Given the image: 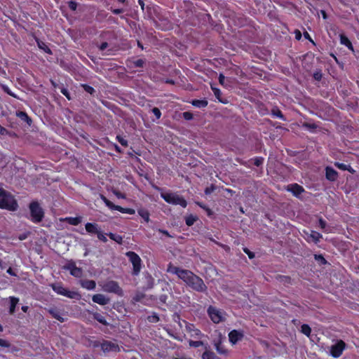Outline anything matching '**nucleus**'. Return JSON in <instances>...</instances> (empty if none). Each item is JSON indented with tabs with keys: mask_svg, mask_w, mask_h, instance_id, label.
Returning <instances> with one entry per match:
<instances>
[{
	"mask_svg": "<svg viewBox=\"0 0 359 359\" xmlns=\"http://www.w3.org/2000/svg\"><path fill=\"white\" fill-rule=\"evenodd\" d=\"M208 313L212 321L215 323L222 322L226 318V313L223 311L214 306H210L208 309Z\"/></svg>",
	"mask_w": 359,
	"mask_h": 359,
	"instance_id": "nucleus-5",
	"label": "nucleus"
},
{
	"mask_svg": "<svg viewBox=\"0 0 359 359\" xmlns=\"http://www.w3.org/2000/svg\"><path fill=\"white\" fill-rule=\"evenodd\" d=\"M319 226L322 229H323V231L325 232H327V233L329 232V230L326 229V222L323 219H319Z\"/></svg>",
	"mask_w": 359,
	"mask_h": 359,
	"instance_id": "nucleus-37",
	"label": "nucleus"
},
{
	"mask_svg": "<svg viewBox=\"0 0 359 359\" xmlns=\"http://www.w3.org/2000/svg\"><path fill=\"white\" fill-rule=\"evenodd\" d=\"M225 77L222 74H220L219 76V83L223 86H226V85L225 84Z\"/></svg>",
	"mask_w": 359,
	"mask_h": 359,
	"instance_id": "nucleus-45",
	"label": "nucleus"
},
{
	"mask_svg": "<svg viewBox=\"0 0 359 359\" xmlns=\"http://www.w3.org/2000/svg\"><path fill=\"white\" fill-rule=\"evenodd\" d=\"M167 271L177 275L187 285L197 292H205L207 289L203 280L189 270L180 269L169 264Z\"/></svg>",
	"mask_w": 359,
	"mask_h": 359,
	"instance_id": "nucleus-1",
	"label": "nucleus"
},
{
	"mask_svg": "<svg viewBox=\"0 0 359 359\" xmlns=\"http://www.w3.org/2000/svg\"><path fill=\"white\" fill-rule=\"evenodd\" d=\"M243 335L241 332L232 330L229 334V341L232 344H235L243 338Z\"/></svg>",
	"mask_w": 359,
	"mask_h": 359,
	"instance_id": "nucleus-15",
	"label": "nucleus"
},
{
	"mask_svg": "<svg viewBox=\"0 0 359 359\" xmlns=\"http://www.w3.org/2000/svg\"><path fill=\"white\" fill-rule=\"evenodd\" d=\"M116 138L121 145L125 146V147L128 145L127 140H125L123 137H122L121 136H117Z\"/></svg>",
	"mask_w": 359,
	"mask_h": 359,
	"instance_id": "nucleus-41",
	"label": "nucleus"
},
{
	"mask_svg": "<svg viewBox=\"0 0 359 359\" xmlns=\"http://www.w3.org/2000/svg\"><path fill=\"white\" fill-rule=\"evenodd\" d=\"M61 92L64 95H65L68 98V100H70L67 90L62 89Z\"/></svg>",
	"mask_w": 359,
	"mask_h": 359,
	"instance_id": "nucleus-54",
	"label": "nucleus"
},
{
	"mask_svg": "<svg viewBox=\"0 0 359 359\" xmlns=\"http://www.w3.org/2000/svg\"><path fill=\"white\" fill-rule=\"evenodd\" d=\"M197 217L194 215H189L186 217V224L188 226H191L194 224V222L196 221Z\"/></svg>",
	"mask_w": 359,
	"mask_h": 359,
	"instance_id": "nucleus-30",
	"label": "nucleus"
},
{
	"mask_svg": "<svg viewBox=\"0 0 359 359\" xmlns=\"http://www.w3.org/2000/svg\"><path fill=\"white\" fill-rule=\"evenodd\" d=\"M134 63L136 67H142L144 64V61L141 59H139L135 61Z\"/></svg>",
	"mask_w": 359,
	"mask_h": 359,
	"instance_id": "nucleus-49",
	"label": "nucleus"
},
{
	"mask_svg": "<svg viewBox=\"0 0 359 359\" xmlns=\"http://www.w3.org/2000/svg\"><path fill=\"white\" fill-rule=\"evenodd\" d=\"M102 350L104 352L114 351L116 352L119 351L118 346L111 341H104L101 344Z\"/></svg>",
	"mask_w": 359,
	"mask_h": 359,
	"instance_id": "nucleus-12",
	"label": "nucleus"
},
{
	"mask_svg": "<svg viewBox=\"0 0 359 359\" xmlns=\"http://www.w3.org/2000/svg\"><path fill=\"white\" fill-rule=\"evenodd\" d=\"M114 194L119 198H124L125 196L123 194H122L121 193L118 192V191H114Z\"/></svg>",
	"mask_w": 359,
	"mask_h": 359,
	"instance_id": "nucleus-55",
	"label": "nucleus"
},
{
	"mask_svg": "<svg viewBox=\"0 0 359 359\" xmlns=\"http://www.w3.org/2000/svg\"><path fill=\"white\" fill-rule=\"evenodd\" d=\"M95 318L98 322H100V323H102V324H104V325H105V324L107 323H106V320H105V319H104V318L102 316H101V315H100V314H98V313H96V314L95 315Z\"/></svg>",
	"mask_w": 359,
	"mask_h": 359,
	"instance_id": "nucleus-38",
	"label": "nucleus"
},
{
	"mask_svg": "<svg viewBox=\"0 0 359 359\" xmlns=\"http://www.w3.org/2000/svg\"><path fill=\"white\" fill-rule=\"evenodd\" d=\"M336 165H337V166L339 168H340V169H341V170H348V167H349V165H346V164H344V163H337Z\"/></svg>",
	"mask_w": 359,
	"mask_h": 359,
	"instance_id": "nucleus-43",
	"label": "nucleus"
},
{
	"mask_svg": "<svg viewBox=\"0 0 359 359\" xmlns=\"http://www.w3.org/2000/svg\"><path fill=\"white\" fill-rule=\"evenodd\" d=\"M138 214L141 217L144 219V220L147 222L149 221V213L147 210L144 209H140L138 210Z\"/></svg>",
	"mask_w": 359,
	"mask_h": 359,
	"instance_id": "nucleus-28",
	"label": "nucleus"
},
{
	"mask_svg": "<svg viewBox=\"0 0 359 359\" xmlns=\"http://www.w3.org/2000/svg\"><path fill=\"white\" fill-rule=\"evenodd\" d=\"M51 287L52 289L58 294L67 297L70 299H79L81 298V295L78 292L74 291H69L60 283L53 284Z\"/></svg>",
	"mask_w": 359,
	"mask_h": 359,
	"instance_id": "nucleus-4",
	"label": "nucleus"
},
{
	"mask_svg": "<svg viewBox=\"0 0 359 359\" xmlns=\"http://www.w3.org/2000/svg\"><path fill=\"white\" fill-rule=\"evenodd\" d=\"M38 46L41 49H43L45 52L51 53V51L49 48L46 46V45L44 43L42 42H38Z\"/></svg>",
	"mask_w": 359,
	"mask_h": 359,
	"instance_id": "nucleus-35",
	"label": "nucleus"
},
{
	"mask_svg": "<svg viewBox=\"0 0 359 359\" xmlns=\"http://www.w3.org/2000/svg\"><path fill=\"white\" fill-rule=\"evenodd\" d=\"M76 267H77L75 264V263L72 261L71 262H69L65 266H64V269L69 271V272H71L72 271H73V269H76Z\"/></svg>",
	"mask_w": 359,
	"mask_h": 359,
	"instance_id": "nucleus-32",
	"label": "nucleus"
},
{
	"mask_svg": "<svg viewBox=\"0 0 359 359\" xmlns=\"http://www.w3.org/2000/svg\"><path fill=\"white\" fill-rule=\"evenodd\" d=\"M337 176V172L332 168L327 167L326 168V177L330 180H335Z\"/></svg>",
	"mask_w": 359,
	"mask_h": 359,
	"instance_id": "nucleus-21",
	"label": "nucleus"
},
{
	"mask_svg": "<svg viewBox=\"0 0 359 359\" xmlns=\"http://www.w3.org/2000/svg\"><path fill=\"white\" fill-rule=\"evenodd\" d=\"M103 291L107 292H112L117 294L118 295H121L123 291L121 288L119 287L118 284L114 280H109L105 283H103L100 285Z\"/></svg>",
	"mask_w": 359,
	"mask_h": 359,
	"instance_id": "nucleus-8",
	"label": "nucleus"
},
{
	"mask_svg": "<svg viewBox=\"0 0 359 359\" xmlns=\"http://www.w3.org/2000/svg\"><path fill=\"white\" fill-rule=\"evenodd\" d=\"M81 285L88 290H92L95 288L96 283L93 280H84L81 281Z\"/></svg>",
	"mask_w": 359,
	"mask_h": 359,
	"instance_id": "nucleus-19",
	"label": "nucleus"
},
{
	"mask_svg": "<svg viewBox=\"0 0 359 359\" xmlns=\"http://www.w3.org/2000/svg\"><path fill=\"white\" fill-rule=\"evenodd\" d=\"M84 88H85V90H86L88 93H90V94H93V92H94V89H93V88H92V87L89 86H85Z\"/></svg>",
	"mask_w": 359,
	"mask_h": 359,
	"instance_id": "nucleus-50",
	"label": "nucleus"
},
{
	"mask_svg": "<svg viewBox=\"0 0 359 359\" xmlns=\"http://www.w3.org/2000/svg\"><path fill=\"white\" fill-rule=\"evenodd\" d=\"M161 196L170 204L180 205L182 208H185L187 205L186 200L175 193L163 192Z\"/></svg>",
	"mask_w": 359,
	"mask_h": 359,
	"instance_id": "nucleus-3",
	"label": "nucleus"
},
{
	"mask_svg": "<svg viewBox=\"0 0 359 359\" xmlns=\"http://www.w3.org/2000/svg\"><path fill=\"white\" fill-rule=\"evenodd\" d=\"M158 231L164 235H165L166 236H168V237H171V236L170 235V233H168V231L166 230H163V229H158Z\"/></svg>",
	"mask_w": 359,
	"mask_h": 359,
	"instance_id": "nucleus-53",
	"label": "nucleus"
},
{
	"mask_svg": "<svg viewBox=\"0 0 359 359\" xmlns=\"http://www.w3.org/2000/svg\"><path fill=\"white\" fill-rule=\"evenodd\" d=\"M304 233H305V238L308 241H313L316 243H318L320 241V239L322 238V235L315 231H311V232L304 231Z\"/></svg>",
	"mask_w": 359,
	"mask_h": 359,
	"instance_id": "nucleus-13",
	"label": "nucleus"
},
{
	"mask_svg": "<svg viewBox=\"0 0 359 359\" xmlns=\"http://www.w3.org/2000/svg\"><path fill=\"white\" fill-rule=\"evenodd\" d=\"M47 311L53 316V318L60 322L65 321V318L62 317V313L60 309L57 308H50L48 309Z\"/></svg>",
	"mask_w": 359,
	"mask_h": 359,
	"instance_id": "nucleus-17",
	"label": "nucleus"
},
{
	"mask_svg": "<svg viewBox=\"0 0 359 359\" xmlns=\"http://www.w3.org/2000/svg\"><path fill=\"white\" fill-rule=\"evenodd\" d=\"M294 34H295V38L297 40H299L301 39V37H302V34H301L300 31L295 30Z\"/></svg>",
	"mask_w": 359,
	"mask_h": 359,
	"instance_id": "nucleus-51",
	"label": "nucleus"
},
{
	"mask_svg": "<svg viewBox=\"0 0 359 359\" xmlns=\"http://www.w3.org/2000/svg\"><path fill=\"white\" fill-rule=\"evenodd\" d=\"M32 219L34 222H40L43 217V211L36 202H33L29 205Z\"/></svg>",
	"mask_w": 359,
	"mask_h": 359,
	"instance_id": "nucleus-6",
	"label": "nucleus"
},
{
	"mask_svg": "<svg viewBox=\"0 0 359 359\" xmlns=\"http://www.w3.org/2000/svg\"><path fill=\"white\" fill-rule=\"evenodd\" d=\"M214 345L218 353L222 355L227 353L226 349L222 345V342L220 341H215Z\"/></svg>",
	"mask_w": 359,
	"mask_h": 359,
	"instance_id": "nucleus-23",
	"label": "nucleus"
},
{
	"mask_svg": "<svg viewBox=\"0 0 359 359\" xmlns=\"http://www.w3.org/2000/svg\"><path fill=\"white\" fill-rule=\"evenodd\" d=\"M184 117L186 119H191V114L188 113V112H185V113H184Z\"/></svg>",
	"mask_w": 359,
	"mask_h": 359,
	"instance_id": "nucleus-56",
	"label": "nucleus"
},
{
	"mask_svg": "<svg viewBox=\"0 0 359 359\" xmlns=\"http://www.w3.org/2000/svg\"><path fill=\"white\" fill-rule=\"evenodd\" d=\"M92 300L93 302L100 305H106L109 302V299L102 294H94L92 297Z\"/></svg>",
	"mask_w": 359,
	"mask_h": 359,
	"instance_id": "nucleus-14",
	"label": "nucleus"
},
{
	"mask_svg": "<svg viewBox=\"0 0 359 359\" xmlns=\"http://www.w3.org/2000/svg\"><path fill=\"white\" fill-rule=\"evenodd\" d=\"M82 273H83L82 269L79 267H76V269H73V271H72L70 272L72 276L76 277V278L81 277L82 276Z\"/></svg>",
	"mask_w": 359,
	"mask_h": 359,
	"instance_id": "nucleus-29",
	"label": "nucleus"
},
{
	"mask_svg": "<svg viewBox=\"0 0 359 359\" xmlns=\"http://www.w3.org/2000/svg\"><path fill=\"white\" fill-rule=\"evenodd\" d=\"M109 237L114 241L115 242H116L118 244H121L122 243V241H123V237L120 235H118V234H115V233H109L108 234Z\"/></svg>",
	"mask_w": 359,
	"mask_h": 359,
	"instance_id": "nucleus-27",
	"label": "nucleus"
},
{
	"mask_svg": "<svg viewBox=\"0 0 359 359\" xmlns=\"http://www.w3.org/2000/svg\"><path fill=\"white\" fill-rule=\"evenodd\" d=\"M6 130L4 128L0 126V133L1 134H2V135L6 133Z\"/></svg>",
	"mask_w": 359,
	"mask_h": 359,
	"instance_id": "nucleus-61",
	"label": "nucleus"
},
{
	"mask_svg": "<svg viewBox=\"0 0 359 359\" xmlns=\"http://www.w3.org/2000/svg\"><path fill=\"white\" fill-rule=\"evenodd\" d=\"M107 234L104 233L101 230L99 231V233L97 234V238L100 241H102L104 243H106L107 241V238L106 236Z\"/></svg>",
	"mask_w": 359,
	"mask_h": 359,
	"instance_id": "nucleus-34",
	"label": "nucleus"
},
{
	"mask_svg": "<svg viewBox=\"0 0 359 359\" xmlns=\"http://www.w3.org/2000/svg\"><path fill=\"white\" fill-rule=\"evenodd\" d=\"M275 115L277 116V117H280V118H282L283 117V115L281 114V112L280 111H278L277 113L275 114Z\"/></svg>",
	"mask_w": 359,
	"mask_h": 359,
	"instance_id": "nucleus-63",
	"label": "nucleus"
},
{
	"mask_svg": "<svg viewBox=\"0 0 359 359\" xmlns=\"http://www.w3.org/2000/svg\"><path fill=\"white\" fill-rule=\"evenodd\" d=\"M189 344L190 346L192 347H199L201 346H203L204 344L201 341H189Z\"/></svg>",
	"mask_w": 359,
	"mask_h": 359,
	"instance_id": "nucleus-33",
	"label": "nucleus"
},
{
	"mask_svg": "<svg viewBox=\"0 0 359 359\" xmlns=\"http://www.w3.org/2000/svg\"><path fill=\"white\" fill-rule=\"evenodd\" d=\"M18 203L13 196L7 191L0 189V208L15 210Z\"/></svg>",
	"mask_w": 359,
	"mask_h": 359,
	"instance_id": "nucleus-2",
	"label": "nucleus"
},
{
	"mask_svg": "<svg viewBox=\"0 0 359 359\" xmlns=\"http://www.w3.org/2000/svg\"><path fill=\"white\" fill-rule=\"evenodd\" d=\"M69 7L71 10L75 11L77 7V4L75 1H69Z\"/></svg>",
	"mask_w": 359,
	"mask_h": 359,
	"instance_id": "nucleus-46",
	"label": "nucleus"
},
{
	"mask_svg": "<svg viewBox=\"0 0 359 359\" xmlns=\"http://www.w3.org/2000/svg\"><path fill=\"white\" fill-rule=\"evenodd\" d=\"M130 262L133 266V273L137 275L141 270V259L137 254L134 252H127L126 253Z\"/></svg>",
	"mask_w": 359,
	"mask_h": 359,
	"instance_id": "nucleus-7",
	"label": "nucleus"
},
{
	"mask_svg": "<svg viewBox=\"0 0 359 359\" xmlns=\"http://www.w3.org/2000/svg\"><path fill=\"white\" fill-rule=\"evenodd\" d=\"M186 330L191 337L201 339L202 337H203V334L201 333V332L192 324L187 325Z\"/></svg>",
	"mask_w": 359,
	"mask_h": 359,
	"instance_id": "nucleus-11",
	"label": "nucleus"
},
{
	"mask_svg": "<svg viewBox=\"0 0 359 359\" xmlns=\"http://www.w3.org/2000/svg\"><path fill=\"white\" fill-rule=\"evenodd\" d=\"M320 12H321V14H322V15H323V18L324 19H326V18H327V15H326L325 11H321Z\"/></svg>",
	"mask_w": 359,
	"mask_h": 359,
	"instance_id": "nucleus-62",
	"label": "nucleus"
},
{
	"mask_svg": "<svg viewBox=\"0 0 359 359\" xmlns=\"http://www.w3.org/2000/svg\"><path fill=\"white\" fill-rule=\"evenodd\" d=\"M149 318H151V317H149ZM151 318V321L152 322H156L158 320V318L156 316H153Z\"/></svg>",
	"mask_w": 359,
	"mask_h": 359,
	"instance_id": "nucleus-59",
	"label": "nucleus"
},
{
	"mask_svg": "<svg viewBox=\"0 0 359 359\" xmlns=\"http://www.w3.org/2000/svg\"><path fill=\"white\" fill-rule=\"evenodd\" d=\"M152 112L155 115V116L156 117L157 119H159L161 118V112L158 108H157V107L153 108Z\"/></svg>",
	"mask_w": 359,
	"mask_h": 359,
	"instance_id": "nucleus-39",
	"label": "nucleus"
},
{
	"mask_svg": "<svg viewBox=\"0 0 359 359\" xmlns=\"http://www.w3.org/2000/svg\"><path fill=\"white\" fill-rule=\"evenodd\" d=\"M18 116L20 118H21L22 120L27 121L29 120L28 116L27 115V114L25 112L20 111L18 114Z\"/></svg>",
	"mask_w": 359,
	"mask_h": 359,
	"instance_id": "nucleus-40",
	"label": "nucleus"
},
{
	"mask_svg": "<svg viewBox=\"0 0 359 359\" xmlns=\"http://www.w3.org/2000/svg\"><path fill=\"white\" fill-rule=\"evenodd\" d=\"M287 190L291 191L296 196H299L304 191V189L297 184L288 186Z\"/></svg>",
	"mask_w": 359,
	"mask_h": 359,
	"instance_id": "nucleus-18",
	"label": "nucleus"
},
{
	"mask_svg": "<svg viewBox=\"0 0 359 359\" xmlns=\"http://www.w3.org/2000/svg\"><path fill=\"white\" fill-rule=\"evenodd\" d=\"M108 46V43L107 42H104L102 43L100 46V49L101 50H104L105 48H107Z\"/></svg>",
	"mask_w": 359,
	"mask_h": 359,
	"instance_id": "nucleus-52",
	"label": "nucleus"
},
{
	"mask_svg": "<svg viewBox=\"0 0 359 359\" xmlns=\"http://www.w3.org/2000/svg\"><path fill=\"white\" fill-rule=\"evenodd\" d=\"M316 259H320V261H321V262H323V263H325V262H326V261H325V259H324V257H322V256H320H320H318V257H316Z\"/></svg>",
	"mask_w": 359,
	"mask_h": 359,
	"instance_id": "nucleus-57",
	"label": "nucleus"
},
{
	"mask_svg": "<svg viewBox=\"0 0 359 359\" xmlns=\"http://www.w3.org/2000/svg\"><path fill=\"white\" fill-rule=\"evenodd\" d=\"M304 126L309 130H313L317 128V126L314 123H304Z\"/></svg>",
	"mask_w": 359,
	"mask_h": 359,
	"instance_id": "nucleus-44",
	"label": "nucleus"
},
{
	"mask_svg": "<svg viewBox=\"0 0 359 359\" xmlns=\"http://www.w3.org/2000/svg\"><path fill=\"white\" fill-rule=\"evenodd\" d=\"M63 221L67 222L71 225H78L82 221L81 217H66L63 219Z\"/></svg>",
	"mask_w": 359,
	"mask_h": 359,
	"instance_id": "nucleus-22",
	"label": "nucleus"
},
{
	"mask_svg": "<svg viewBox=\"0 0 359 359\" xmlns=\"http://www.w3.org/2000/svg\"><path fill=\"white\" fill-rule=\"evenodd\" d=\"M212 188H206L205 192L206 194H209L212 191Z\"/></svg>",
	"mask_w": 359,
	"mask_h": 359,
	"instance_id": "nucleus-58",
	"label": "nucleus"
},
{
	"mask_svg": "<svg viewBox=\"0 0 359 359\" xmlns=\"http://www.w3.org/2000/svg\"><path fill=\"white\" fill-rule=\"evenodd\" d=\"M301 330L306 336H309L311 332L310 327L306 324L302 325Z\"/></svg>",
	"mask_w": 359,
	"mask_h": 359,
	"instance_id": "nucleus-31",
	"label": "nucleus"
},
{
	"mask_svg": "<svg viewBox=\"0 0 359 359\" xmlns=\"http://www.w3.org/2000/svg\"><path fill=\"white\" fill-rule=\"evenodd\" d=\"M3 88H4V91H5L6 93H7L8 95H11V96H13V97H16V95H15L14 93H13L11 91V90H10L7 86H3Z\"/></svg>",
	"mask_w": 359,
	"mask_h": 359,
	"instance_id": "nucleus-47",
	"label": "nucleus"
},
{
	"mask_svg": "<svg viewBox=\"0 0 359 359\" xmlns=\"http://www.w3.org/2000/svg\"><path fill=\"white\" fill-rule=\"evenodd\" d=\"M205 352L202 354L203 359H219L212 351L208 349V347H205Z\"/></svg>",
	"mask_w": 359,
	"mask_h": 359,
	"instance_id": "nucleus-20",
	"label": "nucleus"
},
{
	"mask_svg": "<svg viewBox=\"0 0 359 359\" xmlns=\"http://www.w3.org/2000/svg\"><path fill=\"white\" fill-rule=\"evenodd\" d=\"M346 348V344L342 340H339L330 348V354L334 358L340 357Z\"/></svg>",
	"mask_w": 359,
	"mask_h": 359,
	"instance_id": "nucleus-9",
	"label": "nucleus"
},
{
	"mask_svg": "<svg viewBox=\"0 0 359 359\" xmlns=\"http://www.w3.org/2000/svg\"><path fill=\"white\" fill-rule=\"evenodd\" d=\"M340 42L341 44L346 46V47H348L349 49L351 50H353V46L351 44V42L350 41V40L344 35L343 34H341L340 35Z\"/></svg>",
	"mask_w": 359,
	"mask_h": 359,
	"instance_id": "nucleus-25",
	"label": "nucleus"
},
{
	"mask_svg": "<svg viewBox=\"0 0 359 359\" xmlns=\"http://www.w3.org/2000/svg\"><path fill=\"white\" fill-rule=\"evenodd\" d=\"M211 88L215 95V97L219 100V97H220V95H221V91L219 88H217L215 87H214L212 85H211Z\"/></svg>",
	"mask_w": 359,
	"mask_h": 359,
	"instance_id": "nucleus-36",
	"label": "nucleus"
},
{
	"mask_svg": "<svg viewBox=\"0 0 359 359\" xmlns=\"http://www.w3.org/2000/svg\"><path fill=\"white\" fill-rule=\"evenodd\" d=\"M10 302H11V306H10V313L13 314L15 312V306L18 304L19 302V299L15 297H9Z\"/></svg>",
	"mask_w": 359,
	"mask_h": 359,
	"instance_id": "nucleus-24",
	"label": "nucleus"
},
{
	"mask_svg": "<svg viewBox=\"0 0 359 359\" xmlns=\"http://www.w3.org/2000/svg\"><path fill=\"white\" fill-rule=\"evenodd\" d=\"M102 199L104 202L105 205L111 210H118L122 213H126L129 215H133L135 213V210L131 208H124L119 205H116L104 196H102Z\"/></svg>",
	"mask_w": 359,
	"mask_h": 359,
	"instance_id": "nucleus-10",
	"label": "nucleus"
},
{
	"mask_svg": "<svg viewBox=\"0 0 359 359\" xmlns=\"http://www.w3.org/2000/svg\"><path fill=\"white\" fill-rule=\"evenodd\" d=\"M86 231L90 234H97L101 230L99 225L96 223L88 222L85 225Z\"/></svg>",
	"mask_w": 359,
	"mask_h": 359,
	"instance_id": "nucleus-16",
	"label": "nucleus"
},
{
	"mask_svg": "<svg viewBox=\"0 0 359 359\" xmlns=\"http://www.w3.org/2000/svg\"><path fill=\"white\" fill-rule=\"evenodd\" d=\"M244 252L248 255L249 258L250 259H252L255 257L254 254L247 248H244Z\"/></svg>",
	"mask_w": 359,
	"mask_h": 359,
	"instance_id": "nucleus-48",
	"label": "nucleus"
},
{
	"mask_svg": "<svg viewBox=\"0 0 359 359\" xmlns=\"http://www.w3.org/2000/svg\"><path fill=\"white\" fill-rule=\"evenodd\" d=\"M7 273H9L10 275L11 276H15V274L13 272V270L11 268H9L8 270H7Z\"/></svg>",
	"mask_w": 359,
	"mask_h": 359,
	"instance_id": "nucleus-60",
	"label": "nucleus"
},
{
	"mask_svg": "<svg viewBox=\"0 0 359 359\" xmlns=\"http://www.w3.org/2000/svg\"><path fill=\"white\" fill-rule=\"evenodd\" d=\"M192 104L198 108H203L208 105V101L205 100H196L192 102Z\"/></svg>",
	"mask_w": 359,
	"mask_h": 359,
	"instance_id": "nucleus-26",
	"label": "nucleus"
},
{
	"mask_svg": "<svg viewBox=\"0 0 359 359\" xmlns=\"http://www.w3.org/2000/svg\"><path fill=\"white\" fill-rule=\"evenodd\" d=\"M0 346L8 348L10 346V344L6 340L3 339H0Z\"/></svg>",
	"mask_w": 359,
	"mask_h": 359,
	"instance_id": "nucleus-42",
	"label": "nucleus"
},
{
	"mask_svg": "<svg viewBox=\"0 0 359 359\" xmlns=\"http://www.w3.org/2000/svg\"><path fill=\"white\" fill-rule=\"evenodd\" d=\"M22 310L24 311V312H27V310H28V306H22Z\"/></svg>",
	"mask_w": 359,
	"mask_h": 359,
	"instance_id": "nucleus-64",
	"label": "nucleus"
}]
</instances>
